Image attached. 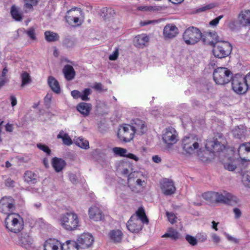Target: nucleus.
I'll use <instances>...</instances> for the list:
<instances>
[{
  "mask_svg": "<svg viewBox=\"0 0 250 250\" xmlns=\"http://www.w3.org/2000/svg\"><path fill=\"white\" fill-rule=\"evenodd\" d=\"M59 223L65 229L72 231L80 226V220L78 215L74 211L67 212L61 215Z\"/></svg>",
  "mask_w": 250,
  "mask_h": 250,
  "instance_id": "obj_1",
  "label": "nucleus"
},
{
  "mask_svg": "<svg viewBox=\"0 0 250 250\" xmlns=\"http://www.w3.org/2000/svg\"><path fill=\"white\" fill-rule=\"evenodd\" d=\"M209 44L213 46L212 52L214 56L220 59L228 56L232 51L231 44L223 40L217 42L216 43L213 41H210Z\"/></svg>",
  "mask_w": 250,
  "mask_h": 250,
  "instance_id": "obj_2",
  "label": "nucleus"
},
{
  "mask_svg": "<svg viewBox=\"0 0 250 250\" xmlns=\"http://www.w3.org/2000/svg\"><path fill=\"white\" fill-rule=\"evenodd\" d=\"M5 225L7 229L11 232L17 233L23 228V221L21 216L16 213L8 214L5 219Z\"/></svg>",
  "mask_w": 250,
  "mask_h": 250,
  "instance_id": "obj_3",
  "label": "nucleus"
},
{
  "mask_svg": "<svg viewBox=\"0 0 250 250\" xmlns=\"http://www.w3.org/2000/svg\"><path fill=\"white\" fill-rule=\"evenodd\" d=\"M232 73L226 67L216 68L213 73V78L216 84L224 85L229 83L232 79Z\"/></svg>",
  "mask_w": 250,
  "mask_h": 250,
  "instance_id": "obj_4",
  "label": "nucleus"
},
{
  "mask_svg": "<svg viewBox=\"0 0 250 250\" xmlns=\"http://www.w3.org/2000/svg\"><path fill=\"white\" fill-rule=\"evenodd\" d=\"M202 37L200 30L195 27L191 26L185 31L183 38L185 43L188 45H193L197 43Z\"/></svg>",
  "mask_w": 250,
  "mask_h": 250,
  "instance_id": "obj_5",
  "label": "nucleus"
},
{
  "mask_svg": "<svg viewBox=\"0 0 250 250\" xmlns=\"http://www.w3.org/2000/svg\"><path fill=\"white\" fill-rule=\"evenodd\" d=\"M162 140L166 146L169 148L176 144L178 141V135L177 131L173 127L166 128L162 133Z\"/></svg>",
  "mask_w": 250,
  "mask_h": 250,
  "instance_id": "obj_6",
  "label": "nucleus"
},
{
  "mask_svg": "<svg viewBox=\"0 0 250 250\" xmlns=\"http://www.w3.org/2000/svg\"><path fill=\"white\" fill-rule=\"evenodd\" d=\"M198 147L197 139L195 136H186L182 140V148L187 153L193 154L196 152Z\"/></svg>",
  "mask_w": 250,
  "mask_h": 250,
  "instance_id": "obj_7",
  "label": "nucleus"
},
{
  "mask_svg": "<svg viewBox=\"0 0 250 250\" xmlns=\"http://www.w3.org/2000/svg\"><path fill=\"white\" fill-rule=\"evenodd\" d=\"M231 80L232 88L237 94L244 93L248 88L245 77L236 74L232 77Z\"/></svg>",
  "mask_w": 250,
  "mask_h": 250,
  "instance_id": "obj_8",
  "label": "nucleus"
},
{
  "mask_svg": "<svg viewBox=\"0 0 250 250\" xmlns=\"http://www.w3.org/2000/svg\"><path fill=\"white\" fill-rule=\"evenodd\" d=\"M82 15L83 12L80 8L76 7L72 8L67 12L66 21L72 26H79L82 24L80 18Z\"/></svg>",
  "mask_w": 250,
  "mask_h": 250,
  "instance_id": "obj_9",
  "label": "nucleus"
},
{
  "mask_svg": "<svg viewBox=\"0 0 250 250\" xmlns=\"http://www.w3.org/2000/svg\"><path fill=\"white\" fill-rule=\"evenodd\" d=\"M134 131L131 125L125 124L120 126L117 135L120 140L128 142L132 140L134 137Z\"/></svg>",
  "mask_w": 250,
  "mask_h": 250,
  "instance_id": "obj_10",
  "label": "nucleus"
},
{
  "mask_svg": "<svg viewBox=\"0 0 250 250\" xmlns=\"http://www.w3.org/2000/svg\"><path fill=\"white\" fill-rule=\"evenodd\" d=\"M238 202V199L226 191L216 192V203L233 205Z\"/></svg>",
  "mask_w": 250,
  "mask_h": 250,
  "instance_id": "obj_11",
  "label": "nucleus"
},
{
  "mask_svg": "<svg viewBox=\"0 0 250 250\" xmlns=\"http://www.w3.org/2000/svg\"><path fill=\"white\" fill-rule=\"evenodd\" d=\"M15 210L14 201L11 197H4L0 200V212L8 215Z\"/></svg>",
  "mask_w": 250,
  "mask_h": 250,
  "instance_id": "obj_12",
  "label": "nucleus"
},
{
  "mask_svg": "<svg viewBox=\"0 0 250 250\" xmlns=\"http://www.w3.org/2000/svg\"><path fill=\"white\" fill-rule=\"evenodd\" d=\"M94 242L93 236L89 233H83L78 236L76 243L82 249L90 247Z\"/></svg>",
  "mask_w": 250,
  "mask_h": 250,
  "instance_id": "obj_13",
  "label": "nucleus"
},
{
  "mask_svg": "<svg viewBox=\"0 0 250 250\" xmlns=\"http://www.w3.org/2000/svg\"><path fill=\"white\" fill-rule=\"evenodd\" d=\"M126 227L128 230L133 233H138L142 229L143 225L139 219L132 216L127 222Z\"/></svg>",
  "mask_w": 250,
  "mask_h": 250,
  "instance_id": "obj_14",
  "label": "nucleus"
},
{
  "mask_svg": "<svg viewBox=\"0 0 250 250\" xmlns=\"http://www.w3.org/2000/svg\"><path fill=\"white\" fill-rule=\"evenodd\" d=\"M240 158L245 161H250V143L240 145L238 149Z\"/></svg>",
  "mask_w": 250,
  "mask_h": 250,
  "instance_id": "obj_15",
  "label": "nucleus"
},
{
  "mask_svg": "<svg viewBox=\"0 0 250 250\" xmlns=\"http://www.w3.org/2000/svg\"><path fill=\"white\" fill-rule=\"evenodd\" d=\"M89 218L94 221H100L104 219V214L101 209L96 207L92 206L88 209Z\"/></svg>",
  "mask_w": 250,
  "mask_h": 250,
  "instance_id": "obj_16",
  "label": "nucleus"
},
{
  "mask_svg": "<svg viewBox=\"0 0 250 250\" xmlns=\"http://www.w3.org/2000/svg\"><path fill=\"white\" fill-rule=\"evenodd\" d=\"M161 189L164 194L170 195L175 193L176 188L172 181L165 179L161 183Z\"/></svg>",
  "mask_w": 250,
  "mask_h": 250,
  "instance_id": "obj_17",
  "label": "nucleus"
},
{
  "mask_svg": "<svg viewBox=\"0 0 250 250\" xmlns=\"http://www.w3.org/2000/svg\"><path fill=\"white\" fill-rule=\"evenodd\" d=\"M131 126L132 127L134 134L142 135L147 130V127L145 122L138 119L133 120V123Z\"/></svg>",
  "mask_w": 250,
  "mask_h": 250,
  "instance_id": "obj_18",
  "label": "nucleus"
},
{
  "mask_svg": "<svg viewBox=\"0 0 250 250\" xmlns=\"http://www.w3.org/2000/svg\"><path fill=\"white\" fill-rule=\"evenodd\" d=\"M32 238L27 233H21L19 237L18 244L25 249H30L33 245Z\"/></svg>",
  "mask_w": 250,
  "mask_h": 250,
  "instance_id": "obj_19",
  "label": "nucleus"
},
{
  "mask_svg": "<svg viewBox=\"0 0 250 250\" xmlns=\"http://www.w3.org/2000/svg\"><path fill=\"white\" fill-rule=\"evenodd\" d=\"M205 146L206 149L210 152H220L225 147L224 145L221 144L216 139L213 141H208Z\"/></svg>",
  "mask_w": 250,
  "mask_h": 250,
  "instance_id": "obj_20",
  "label": "nucleus"
},
{
  "mask_svg": "<svg viewBox=\"0 0 250 250\" xmlns=\"http://www.w3.org/2000/svg\"><path fill=\"white\" fill-rule=\"evenodd\" d=\"M163 34L165 38L172 39L178 34V29L175 25L168 24L164 27Z\"/></svg>",
  "mask_w": 250,
  "mask_h": 250,
  "instance_id": "obj_21",
  "label": "nucleus"
},
{
  "mask_svg": "<svg viewBox=\"0 0 250 250\" xmlns=\"http://www.w3.org/2000/svg\"><path fill=\"white\" fill-rule=\"evenodd\" d=\"M149 41L148 37L145 34L138 35L133 40L134 45L140 48H143L146 45Z\"/></svg>",
  "mask_w": 250,
  "mask_h": 250,
  "instance_id": "obj_22",
  "label": "nucleus"
},
{
  "mask_svg": "<svg viewBox=\"0 0 250 250\" xmlns=\"http://www.w3.org/2000/svg\"><path fill=\"white\" fill-rule=\"evenodd\" d=\"M108 236L112 242L118 243L121 242L123 237V233L120 229H114L109 232Z\"/></svg>",
  "mask_w": 250,
  "mask_h": 250,
  "instance_id": "obj_23",
  "label": "nucleus"
},
{
  "mask_svg": "<svg viewBox=\"0 0 250 250\" xmlns=\"http://www.w3.org/2000/svg\"><path fill=\"white\" fill-rule=\"evenodd\" d=\"M62 244L57 240L49 239L45 241L44 244V250H59Z\"/></svg>",
  "mask_w": 250,
  "mask_h": 250,
  "instance_id": "obj_24",
  "label": "nucleus"
},
{
  "mask_svg": "<svg viewBox=\"0 0 250 250\" xmlns=\"http://www.w3.org/2000/svg\"><path fill=\"white\" fill-rule=\"evenodd\" d=\"M52 165L57 172L61 171L66 165V163L62 159L54 157L52 159Z\"/></svg>",
  "mask_w": 250,
  "mask_h": 250,
  "instance_id": "obj_25",
  "label": "nucleus"
},
{
  "mask_svg": "<svg viewBox=\"0 0 250 250\" xmlns=\"http://www.w3.org/2000/svg\"><path fill=\"white\" fill-rule=\"evenodd\" d=\"M92 109L90 104L82 102L77 106V110L84 116H88Z\"/></svg>",
  "mask_w": 250,
  "mask_h": 250,
  "instance_id": "obj_26",
  "label": "nucleus"
},
{
  "mask_svg": "<svg viewBox=\"0 0 250 250\" xmlns=\"http://www.w3.org/2000/svg\"><path fill=\"white\" fill-rule=\"evenodd\" d=\"M62 72L65 78L68 81L72 80L75 76V71L70 65H65L63 68Z\"/></svg>",
  "mask_w": 250,
  "mask_h": 250,
  "instance_id": "obj_27",
  "label": "nucleus"
},
{
  "mask_svg": "<svg viewBox=\"0 0 250 250\" xmlns=\"http://www.w3.org/2000/svg\"><path fill=\"white\" fill-rule=\"evenodd\" d=\"M48 83L54 92L59 93L61 91L60 86L59 82L53 77L49 76L48 78Z\"/></svg>",
  "mask_w": 250,
  "mask_h": 250,
  "instance_id": "obj_28",
  "label": "nucleus"
},
{
  "mask_svg": "<svg viewBox=\"0 0 250 250\" xmlns=\"http://www.w3.org/2000/svg\"><path fill=\"white\" fill-rule=\"evenodd\" d=\"M136 217V218L138 219L140 221L141 224H148L149 221L147 218L145 210L143 208H139L136 212V215H134Z\"/></svg>",
  "mask_w": 250,
  "mask_h": 250,
  "instance_id": "obj_29",
  "label": "nucleus"
},
{
  "mask_svg": "<svg viewBox=\"0 0 250 250\" xmlns=\"http://www.w3.org/2000/svg\"><path fill=\"white\" fill-rule=\"evenodd\" d=\"M239 18L241 23L243 25H250V10L242 12Z\"/></svg>",
  "mask_w": 250,
  "mask_h": 250,
  "instance_id": "obj_30",
  "label": "nucleus"
},
{
  "mask_svg": "<svg viewBox=\"0 0 250 250\" xmlns=\"http://www.w3.org/2000/svg\"><path fill=\"white\" fill-rule=\"evenodd\" d=\"M79 246L76 242L67 241L65 243L62 244L61 250H78Z\"/></svg>",
  "mask_w": 250,
  "mask_h": 250,
  "instance_id": "obj_31",
  "label": "nucleus"
},
{
  "mask_svg": "<svg viewBox=\"0 0 250 250\" xmlns=\"http://www.w3.org/2000/svg\"><path fill=\"white\" fill-rule=\"evenodd\" d=\"M58 139H62L63 143L67 146H70L72 144V141L68 134L64 132L63 130H61L57 135Z\"/></svg>",
  "mask_w": 250,
  "mask_h": 250,
  "instance_id": "obj_32",
  "label": "nucleus"
},
{
  "mask_svg": "<svg viewBox=\"0 0 250 250\" xmlns=\"http://www.w3.org/2000/svg\"><path fill=\"white\" fill-rule=\"evenodd\" d=\"M202 196L205 200L209 203H216V192L208 191L205 192Z\"/></svg>",
  "mask_w": 250,
  "mask_h": 250,
  "instance_id": "obj_33",
  "label": "nucleus"
},
{
  "mask_svg": "<svg viewBox=\"0 0 250 250\" xmlns=\"http://www.w3.org/2000/svg\"><path fill=\"white\" fill-rule=\"evenodd\" d=\"M45 39L48 42H55L59 40V35L55 32L46 31L44 33Z\"/></svg>",
  "mask_w": 250,
  "mask_h": 250,
  "instance_id": "obj_34",
  "label": "nucleus"
},
{
  "mask_svg": "<svg viewBox=\"0 0 250 250\" xmlns=\"http://www.w3.org/2000/svg\"><path fill=\"white\" fill-rule=\"evenodd\" d=\"M24 180L28 183H35L37 182V175L31 171H26L24 175Z\"/></svg>",
  "mask_w": 250,
  "mask_h": 250,
  "instance_id": "obj_35",
  "label": "nucleus"
},
{
  "mask_svg": "<svg viewBox=\"0 0 250 250\" xmlns=\"http://www.w3.org/2000/svg\"><path fill=\"white\" fill-rule=\"evenodd\" d=\"M75 142L77 146L82 148L86 149L89 148L88 141L82 137H79L75 141Z\"/></svg>",
  "mask_w": 250,
  "mask_h": 250,
  "instance_id": "obj_36",
  "label": "nucleus"
},
{
  "mask_svg": "<svg viewBox=\"0 0 250 250\" xmlns=\"http://www.w3.org/2000/svg\"><path fill=\"white\" fill-rule=\"evenodd\" d=\"M21 87H24L31 82V77L29 74L26 72H23L21 75Z\"/></svg>",
  "mask_w": 250,
  "mask_h": 250,
  "instance_id": "obj_37",
  "label": "nucleus"
},
{
  "mask_svg": "<svg viewBox=\"0 0 250 250\" xmlns=\"http://www.w3.org/2000/svg\"><path fill=\"white\" fill-rule=\"evenodd\" d=\"M163 237H170L173 239H177L179 237L178 232L172 228L169 229L167 232L166 233L162 236Z\"/></svg>",
  "mask_w": 250,
  "mask_h": 250,
  "instance_id": "obj_38",
  "label": "nucleus"
},
{
  "mask_svg": "<svg viewBox=\"0 0 250 250\" xmlns=\"http://www.w3.org/2000/svg\"><path fill=\"white\" fill-rule=\"evenodd\" d=\"M11 14L13 19L17 21H20L22 19L21 16L19 13L17 7L14 5L11 7Z\"/></svg>",
  "mask_w": 250,
  "mask_h": 250,
  "instance_id": "obj_39",
  "label": "nucleus"
},
{
  "mask_svg": "<svg viewBox=\"0 0 250 250\" xmlns=\"http://www.w3.org/2000/svg\"><path fill=\"white\" fill-rule=\"evenodd\" d=\"M112 151L115 155L121 157H125L127 151L125 148L119 147H113Z\"/></svg>",
  "mask_w": 250,
  "mask_h": 250,
  "instance_id": "obj_40",
  "label": "nucleus"
},
{
  "mask_svg": "<svg viewBox=\"0 0 250 250\" xmlns=\"http://www.w3.org/2000/svg\"><path fill=\"white\" fill-rule=\"evenodd\" d=\"M242 181L246 187L250 188V171H247L243 173Z\"/></svg>",
  "mask_w": 250,
  "mask_h": 250,
  "instance_id": "obj_41",
  "label": "nucleus"
},
{
  "mask_svg": "<svg viewBox=\"0 0 250 250\" xmlns=\"http://www.w3.org/2000/svg\"><path fill=\"white\" fill-rule=\"evenodd\" d=\"M92 93V90L90 88H85L81 93L80 98L84 101H89V96Z\"/></svg>",
  "mask_w": 250,
  "mask_h": 250,
  "instance_id": "obj_42",
  "label": "nucleus"
},
{
  "mask_svg": "<svg viewBox=\"0 0 250 250\" xmlns=\"http://www.w3.org/2000/svg\"><path fill=\"white\" fill-rule=\"evenodd\" d=\"M208 39L209 40V42L210 41H213L214 43H216L217 42H221L223 41L220 38L218 37L216 33L214 31L209 32L208 33Z\"/></svg>",
  "mask_w": 250,
  "mask_h": 250,
  "instance_id": "obj_43",
  "label": "nucleus"
},
{
  "mask_svg": "<svg viewBox=\"0 0 250 250\" xmlns=\"http://www.w3.org/2000/svg\"><path fill=\"white\" fill-rule=\"evenodd\" d=\"M166 214L168 221L171 224H173L177 222V217L173 212L166 211Z\"/></svg>",
  "mask_w": 250,
  "mask_h": 250,
  "instance_id": "obj_44",
  "label": "nucleus"
},
{
  "mask_svg": "<svg viewBox=\"0 0 250 250\" xmlns=\"http://www.w3.org/2000/svg\"><path fill=\"white\" fill-rule=\"evenodd\" d=\"M26 34L27 36L32 40H35L36 39L35 34V29L33 27H30L25 31Z\"/></svg>",
  "mask_w": 250,
  "mask_h": 250,
  "instance_id": "obj_45",
  "label": "nucleus"
},
{
  "mask_svg": "<svg viewBox=\"0 0 250 250\" xmlns=\"http://www.w3.org/2000/svg\"><path fill=\"white\" fill-rule=\"evenodd\" d=\"M186 239L188 242V243L192 246H195L197 244V239L190 235H187L186 236Z\"/></svg>",
  "mask_w": 250,
  "mask_h": 250,
  "instance_id": "obj_46",
  "label": "nucleus"
},
{
  "mask_svg": "<svg viewBox=\"0 0 250 250\" xmlns=\"http://www.w3.org/2000/svg\"><path fill=\"white\" fill-rule=\"evenodd\" d=\"M24 0V6L26 8L31 9L33 6L37 4L38 0Z\"/></svg>",
  "mask_w": 250,
  "mask_h": 250,
  "instance_id": "obj_47",
  "label": "nucleus"
},
{
  "mask_svg": "<svg viewBox=\"0 0 250 250\" xmlns=\"http://www.w3.org/2000/svg\"><path fill=\"white\" fill-rule=\"evenodd\" d=\"M224 167L229 171H233L236 168V165L234 162H229L224 164Z\"/></svg>",
  "mask_w": 250,
  "mask_h": 250,
  "instance_id": "obj_48",
  "label": "nucleus"
},
{
  "mask_svg": "<svg viewBox=\"0 0 250 250\" xmlns=\"http://www.w3.org/2000/svg\"><path fill=\"white\" fill-rule=\"evenodd\" d=\"M75 43L73 40L69 39H65L63 41V45L68 48H72L74 46Z\"/></svg>",
  "mask_w": 250,
  "mask_h": 250,
  "instance_id": "obj_49",
  "label": "nucleus"
},
{
  "mask_svg": "<svg viewBox=\"0 0 250 250\" xmlns=\"http://www.w3.org/2000/svg\"><path fill=\"white\" fill-rule=\"evenodd\" d=\"M37 147L41 150H42L44 152L46 153L48 155H49L50 154V150L49 148V147L44 145L39 144H37Z\"/></svg>",
  "mask_w": 250,
  "mask_h": 250,
  "instance_id": "obj_50",
  "label": "nucleus"
},
{
  "mask_svg": "<svg viewBox=\"0 0 250 250\" xmlns=\"http://www.w3.org/2000/svg\"><path fill=\"white\" fill-rule=\"evenodd\" d=\"M118 55L119 50L118 48H116L112 54L109 56V59L111 61H115L117 59Z\"/></svg>",
  "mask_w": 250,
  "mask_h": 250,
  "instance_id": "obj_51",
  "label": "nucleus"
},
{
  "mask_svg": "<svg viewBox=\"0 0 250 250\" xmlns=\"http://www.w3.org/2000/svg\"><path fill=\"white\" fill-rule=\"evenodd\" d=\"M223 17V15H220L213 20L211 21L209 24L213 26H216L219 23V21Z\"/></svg>",
  "mask_w": 250,
  "mask_h": 250,
  "instance_id": "obj_52",
  "label": "nucleus"
},
{
  "mask_svg": "<svg viewBox=\"0 0 250 250\" xmlns=\"http://www.w3.org/2000/svg\"><path fill=\"white\" fill-rule=\"evenodd\" d=\"M215 6V5L213 3L208 4L206 5V6H203L201 8H199L198 11L200 12L204 11L208 9H211Z\"/></svg>",
  "mask_w": 250,
  "mask_h": 250,
  "instance_id": "obj_53",
  "label": "nucleus"
},
{
  "mask_svg": "<svg viewBox=\"0 0 250 250\" xmlns=\"http://www.w3.org/2000/svg\"><path fill=\"white\" fill-rule=\"evenodd\" d=\"M81 92L78 90H74L71 91V95L75 99H77L80 98Z\"/></svg>",
  "mask_w": 250,
  "mask_h": 250,
  "instance_id": "obj_54",
  "label": "nucleus"
},
{
  "mask_svg": "<svg viewBox=\"0 0 250 250\" xmlns=\"http://www.w3.org/2000/svg\"><path fill=\"white\" fill-rule=\"evenodd\" d=\"M211 237L214 243L218 244L220 242V238L216 234L212 233Z\"/></svg>",
  "mask_w": 250,
  "mask_h": 250,
  "instance_id": "obj_55",
  "label": "nucleus"
},
{
  "mask_svg": "<svg viewBox=\"0 0 250 250\" xmlns=\"http://www.w3.org/2000/svg\"><path fill=\"white\" fill-rule=\"evenodd\" d=\"M69 178L72 183L76 184L78 182V178L75 174L73 173L69 174Z\"/></svg>",
  "mask_w": 250,
  "mask_h": 250,
  "instance_id": "obj_56",
  "label": "nucleus"
},
{
  "mask_svg": "<svg viewBox=\"0 0 250 250\" xmlns=\"http://www.w3.org/2000/svg\"><path fill=\"white\" fill-rule=\"evenodd\" d=\"M233 212L235 214V218L238 219L241 216L242 212L241 210L237 208H234L233 209Z\"/></svg>",
  "mask_w": 250,
  "mask_h": 250,
  "instance_id": "obj_57",
  "label": "nucleus"
},
{
  "mask_svg": "<svg viewBox=\"0 0 250 250\" xmlns=\"http://www.w3.org/2000/svg\"><path fill=\"white\" fill-rule=\"evenodd\" d=\"M125 157L127 158L133 159V160H135V161H138L139 160V158L137 156H136L135 155H134L132 153H130L127 152L126 155H125Z\"/></svg>",
  "mask_w": 250,
  "mask_h": 250,
  "instance_id": "obj_58",
  "label": "nucleus"
},
{
  "mask_svg": "<svg viewBox=\"0 0 250 250\" xmlns=\"http://www.w3.org/2000/svg\"><path fill=\"white\" fill-rule=\"evenodd\" d=\"M198 239L201 242H205L207 239V235L205 233H200L198 236Z\"/></svg>",
  "mask_w": 250,
  "mask_h": 250,
  "instance_id": "obj_59",
  "label": "nucleus"
},
{
  "mask_svg": "<svg viewBox=\"0 0 250 250\" xmlns=\"http://www.w3.org/2000/svg\"><path fill=\"white\" fill-rule=\"evenodd\" d=\"M10 101L11 103V105L13 107L17 104V100L16 97L15 96L12 95L10 96Z\"/></svg>",
  "mask_w": 250,
  "mask_h": 250,
  "instance_id": "obj_60",
  "label": "nucleus"
},
{
  "mask_svg": "<svg viewBox=\"0 0 250 250\" xmlns=\"http://www.w3.org/2000/svg\"><path fill=\"white\" fill-rule=\"evenodd\" d=\"M245 80L248 88L250 89V72L245 76Z\"/></svg>",
  "mask_w": 250,
  "mask_h": 250,
  "instance_id": "obj_61",
  "label": "nucleus"
},
{
  "mask_svg": "<svg viewBox=\"0 0 250 250\" xmlns=\"http://www.w3.org/2000/svg\"><path fill=\"white\" fill-rule=\"evenodd\" d=\"M5 130L7 132H12L13 130V125L12 124H7L5 125Z\"/></svg>",
  "mask_w": 250,
  "mask_h": 250,
  "instance_id": "obj_62",
  "label": "nucleus"
},
{
  "mask_svg": "<svg viewBox=\"0 0 250 250\" xmlns=\"http://www.w3.org/2000/svg\"><path fill=\"white\" fill-rule=\"evenodd\" d=\"M93 87L96 90H101L102 89V84L101 83H95Z\"/></svg>",
  "mask_w": 250,
  "mask_h": 250,
  "instance_id": "obj_63",
  "label": "nucleus"
},
{
  "mask_svg": "<svg viewBox=\"0 0 250 250\" xmlns=\"http://www.w3.org/2000/svg\"><path fill=\"white\" fill-rule=\"evenodd\" d=\"M136 184L139 186L144 187L146 183L144 180H142L140 179H137L136 180Z\"/></svg>",
  "mask_w": 250,
  "mask_h": 250,
  "instance_id": "obj_64",
  "label": "nucleus"
}]
</instances>
